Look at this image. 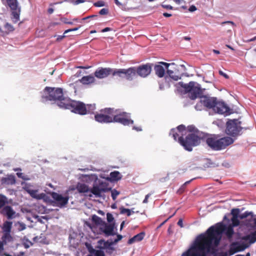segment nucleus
<instances>
[{"label": "nucleus", "instance_id": "obj_22", "mask_svg": "<svg viewBox=\"0 0 256 256\" xmlns=\"http://www.w3.org/2000/svg\"><path fill=\"white\" fill-rule=\"evenodd\" d=\"M144 236H145L144 232H142L136 234L132 238H130L128 242V244H131L136 242H140L141 240H142L144 239Z\"/></svg>", "mask_w": 256, "mask_h": 256}, {"label": "nucleus", "instance_id": "obj_36", "mask_svg": "<svg viewBox=\"0 0 256 256\" xmlns=\"http://www.w3.org/2000/svg\"><path fill=\"white\" fill-rule=\"evenodd\" d=\"M98 242L100 244H102V242L104 243V248H108L110 246H112V245L115 244L114 242V241L109 242L108 240H107L106 242L104 241V240H100Z\"/></svg>", "mask_w": 256, "mask_h": 256}, {"label": "nucleus", "instance_id": "obj_48", "mask_svg": "<svg viewBox=\"0 0 256 256\" xmlns=\"http://www.w3.org/2000/svg\"><path fill=\"white\" fill-rule=\"evenodd\" d=\"M108 13V9L104 8L100 10L99 12V14L100 15H105L107 14Z\"/></svg>", "mask_w": 256, "mask_h": 256}, {"label": "nucleus", "instance_id": "obj_27", "mask_svg": "<svg viewBox=\"0 0 256 256\" xmlns=\"http://www.w3.org/2000/svg\"><path fill=\"white\" fill-rule=\"evenodd\" d=\"M4 30H2V36H4L8 34L10 32H12L14 30L13 26L8 22H6L4 26Z\"/></svg>", "mask_w": 256, "mask_h": 256}, {"label": "nucleus", "instance_id": "obj_50", "mask_svg": "<svg viewBox=\"0 0 256 256\" xmlns=\"http://www.w3.org/2000/svg\"><path fill=\"white\" fill-rule=\"evenodd\" d=\"M122 238V236L120 234H117V238L114 240V242L117 243L118 241L120 240Z\"/></svg>", "mask_w": 256, "mask_h": 256}, {"label": "nucleus", "instance_id": "obj_20", "mask_svg": "<svg viewBox=\"0 0 256 256\" xmlns=\"http://www.w3.org/2000/svg\"><path fill=\"white\" fill-rule=\"evenodd\" d=\"M135 76L134 66L127 69L124 68V78H126L128 80H132Z\"/></svg>", "mask_w": 256, "mask_h": 256}, {"label": "nucleus", "instance_id": "obj_2", "mask_svg": "<svg viewBox=\"0 0 256 256\" xmlns=\"http://www.w3.org/2000/svg\"><path fill=\"white\" fill-rule=\"evenodd\" d=\"M64 103L61 104L62 108L69 110L72 112L80 115L93 114L96 110L95 104H86L80 101L72 100L70 98L64 100Z\"/></svg>", "mask_w": 256, "mask_h": 256}, {"label": "nucleus", "instance_id": "obj_3", "mask_svg": "<svg viewBox=\"0 0 256 256\" xmlns=\"http://www.w3.org/2000/svg\"><path fill=\"white\" fill-rule=\"evenodd\" d=\"M178 130L174 128L171 130L170 134L172 135L174 140L177 141L188 151L192 150V147L198 145L200 142V138L194 134H188L184 138L180 136Z\"/></svg>", "mask_w": 256, "mask_h": 256}, {"label": "nucleus", "instance_id": "obj_62", "mask_svg": "<svg viewBox=\"0 0 256 256\" xmlns=\"http://www.w3.org/2000/svg\"><path fill=\"white\" fill-rule=\"evenodd\" d=\"M162 6L164 8H170L172 9V7L170 5H162Z\"/></svg>", "mask_w": 256, "mask_h": 256}, {"label": "nucleus", "instance_id": "obj_64", "mask_svg": "<svg viewBox=\"0 0 256 256\" xmlns=\"http://www.w3.org/2000/svg\"><path fill=\"white\" fill-rule=\"evenodd\" d=\"M24 252H19L16 256H23L24 255Z\"/></svg>", "mask_w": 256, "mask_h": 256}, {"label": "nucleus", "instance_id": "obj_55", "mask_svg": "<svg viewBox=\"0 0 256 256\" xmlns=\"http://www.w3.org/2000/svg\"><path fill=\"white\" fill-rule=\"evenodd\" d=\"M112 29L110 28H108V27H107V28H106L104 29H102L101 32H108V31H110V30H112Z\"/></svg>", "mask_w": 256, "mask_h": 256}, {"label": "nucleus", "instance_id": "obj_47", "mask_svg": "<svg viewBox=\"0 0 256 256\" xmlns=\"http://www.w3.org/2000/svg\"><path fill=\"white\" fill-rule=\"evenodd\" d=\"M246 246H239L236 247V250L232 252V254L238 252H240L244 250L246 248Z\"/></svg>", "mask_w": 256, "mask_h": 256}, {"label": "nucleus", "instance_id": "obj_45", "mask_svg": "<svg viewBox=\"0 0 256 256\" xmlns=\"http://www.w3.org/2000/svg\"><path fill=\"white\" fill-rule=\"evenodd\" d=\"M67 2H68L74 5H78L80 3L84 2L85 0H66Z\"/></svg>", "mask_w": 256, "mask_h": 256}, {"label": "nucleus", "instance_id": "obj_51", "mask_svg": "<svg viewBox=\"0 0 256 256\" xmlns=\"http://www.w3.org/2000/svg\"><path fill=\"white\" fill-rule=\"evenodd\" d=\"M219 74H220V75L222 76H224L226 78H229L227 74L224 73L222 70H219Z\"/></svg>", "mask_w": 256, "mask_h": 256}, {"label": "nucleus", "instance_id": "obj_25", "mask_svg": "<svg viewBox=\"0 0 256 256\" xmlns=\"http://www.w3.org/2000/svg\"><path fill=\"white\" fill-rule=\"evenodd\" d=\"M2 184L12 185L16 183L15 176L13 175H9L6 177L2 178L1 180Z\"/></svg>", "mask_w": 256, "mask_h": 256}, {"label": "nucleus", "instance_id": "obj_11", "mask_svg": "<svg viewBox=\"0 0 256 256\" xmlns=\"http://www.w3.org/2000/svg\"><path fill=\"white\" fill-rule=\"evenodd\" d=\"M217 98L214 97H209L202 96L200 97V101L196 104L195 108L197 110H202L204 108L213 110Z\"/></svg>", "mask_w": 256, "mask_h": 256}, {"label": "nucleus", "instance_id": "obj_30", "mask_svg": "<svg viewBox=\"0 0 256 256\" xmlns=\"http://www.w3.org/2000/svg\"><path fill=\"white\" fill-rule=\"evenodd\" d=\"M124 68H112V76H118L120 78H124Z\"/></svg>", "mask_w": 256, "mask_h": 256}, {"label": "nucleus", "instance_id": "obj_24", "mask_svg": "<svg viewBox=\"0 0 256 256\" xmlns=\"http://www.w3.org/2000/svg\"><path fill=\"white\" fill-rule=\"evenodd\" d=\"M80 82L83 84H91L94 83L96 79L92 75H88L86 76H84L80 80Z\"/></svg>", "mask_w": 256, "mask_h": 256}, {"label": "nucleus", "instance_id": "obj_53", "mask_svg": "<svg viewBox=\"0 0 256 256\" xmlns=\"http://www.w3.org/2000/svg\"><path fill=\"white\" fill-rule=\"evenodd\" d=\"M150 194H148L146 196L144 199L143 200V203L146 204L148 202V199L150 196Z\"/></svg>", "mask_w": 256, "mask_h": 256}, {"label": "nucleus", "instance_id": "obj_60", "mask_svg": "<svg viewBox=\"0 0 256 256\" xmlns=\"http://www.w3.org/2000/svg\"><path fill=\"white\" fill-rule=\"evenodd\" d=\"M54 9L52 8H50L48 10V12L49 14H51L54 12Z\"/></svg>", "mask_w": 256, "mask_h": 256}, {"label": "nucleus", "instance_id": "obj_17", "mask_svg": "<svg viewBox=\"0 0 256 256\" xmlns=\"http://www.w3.org/2000/svg\"><path fill=\"white\" fill-rule=\"evenodd\" d=\"M52 198L55 200L56 206L62 208L65 206L69 200L68 196H63L62 194L53 192L52 194Z\"/></svg>", "mask_w": 256, "mask_h": 256}, {"label": "nucleus", "instance_id": "obj_6", "mask_svg": "<svg viewBox=\"0 0 256 256\" xmlns=\"http://www.w3.org/2000/svg\"><path fill=\"white\" fill-rule=\"evenodd\" d=\"M234 140L229 137L224 136L218 138L215 136L208 138L206 140V143L208 146L214 150H220L226 148L228 146L232 144Z\"/></svg>", "mask_w": 256, "mask_h": 256}, {"label": "nucleus", "instance_id": "obj_33", "mask_svg": "<svg viewBox=\"0 0 256 256\" xmlns=\"http://www.w3.org/2000/svg\"><path fill=\"white\" fill-rule=\"evenodd\" d=\"M89 252L92 254H94L96 256H104V252L101 250H96L92 248L89 249Z\"/></svg>", "mask_w": 256, "mask_h": 256}, {"label": "nucleus", "instance_id": "obj_34", "mask_svg": "<svg viewBox=\"0 0 256 256\" xmlns=\"http://www.w3.org/2000/svg\"><path fill=\"white\" fill-rule=\"evenodd\" d=\"M222 25L224 26H226V25H228V28L227 29V31L230 32L232 30V28H234V24L232 21H226L222 22Z\"/></svg>", "mask_w": 256, "mask_h": 256}, {"label": "nucleus", "instance_id": "obj_49", "mask_svg": "<svg viewBox=\"0 0 256 256\" xmlns=\"http://www.w3.org/2000/svg\"><path fill=\"white\" fill-rule=\"evenodd\" d=\"M94 5L96 6L100 7L104 6V2L102 1H98L96 2Z\"/></svg>", "mask_w": 256, "mask_h": 256}, {"label": "nucleus", "instance_id": "obj_23", "mask_svg": "<svg viewBox=\"0 0 256 256\" xmlns=\"http://www.w3.org/2000/svg\"><path fill=\"white\" fill-rule=\"evenodd\" d=\"M1 213L4 215L6 216L8 218L10 219L12 218V216L15 212L11 206H7L3 208L1 211Z\"/></svg>", "mask_w": 256, "mask_h": 256}, {"label": "nucleus", "instance_id": "obj_56", "mask_svg": "<svg viewBox=\"0 0 256 256\" xmlns=\"http://www.w3.org/2000/svg\"><path fill=\"white\" fill-rule=\"evenodd\" d=\"M188 130L189 132H194V129H195V128L193 126H188Z\"/></svg>", "mask_w": 256, "mask_h": 256}, {"label": "nucleus", "instance_id": "obj_5", "mask_svg": "<svg viewBox=\"0 0 256 256\" xmlns=\"http://www.w3.org/2000/svg\"><path fill=\"white\" fill-rule=\"evenodd\" d=\"M76 189L79 193H86L90 192L96 198H100L102 192H108L110 188H108V184L106 182L98 180V184H94L92 188L90 189L88 186L84 184L78 182L76 186Z\"/></svg>", "mask_w": 256, "mask_h": 256}, {"label": "nucleus", "instance_id": "obj_21", "mask_svg": "<svg viewBox=\"0 0 256 256\" xmlns=\"http://www.w3.org/2000/svg\"><path fill=\"white\" fill-rule=\"evenodd\" d=\"M163 65L160 64V62H158L154 66V70L156 74L160 78L164 76L165 74V68L163 67Z\"/></svg>", "mask_w": 256, "mask_h": 256}, {"label": "nucleus", "instance_id": "obj_16", "mask_svg": "<svg viewBox=\"0 0 256 256\" xmlns=\"http://www.w3.org/2000/svg\"><path fill=\"white\" fill-rule=\"evenodd\" d=\"M213 110L219 114H229L230 113L229 107L224 102L218 101V100H216Z\"/></svg>", "mask_w": 256, "mask_h": 256}, {"label": "nucleus", "instance_id": "obj_38", "mask_svg": "<svg viewBox=\"0 0 256 256\" xmlns=\"http://www.w3.org/2000/svg\"><path fill=\"white\" fill-rule=\"evenodd\" d=\"M92 221L96 224H100L102 222L101 218L96 215H93L92 216Z\"/></svg>", "mask_w": 256, "mask_h": 256}, {"label": "nucleus", "instance_id": "obj_37", "mask_svg": "<svg viewBox=\"0 0 256 256\" xmlns=\"http://www.w3.org/2000/svg\"><path fill=\"white\" fill-rule=\"evenodd\" d=\"M8 202V200L6 196L0 194V209L3 208Z\"/></svg>", "mask_w": 256, "mask_h": 256}, {"label": "nucleus", "instance_id": "obj_42", "mask_svg": "<svg viewBox=\"0 0 256 256\" xmlns=\"http://www.w3.org/2000/svg\"><path fill=\"white\" fill-rule=\"evenodd\" d=\"M24 189L30 194V196H32V188L30 185H28V184H24L23 186Z\"/></svg>", "mask_w": 256, "mask_h": 256}, {"label": "nucleus", "instance_id": "obj_32", "mask_svg": "<svg viewBox=\"0 0 256 256\" xmlns=\"http://www.w3.org/2000/svg\"><path fill=\"white\" fill-rule=\"evenodd\" d=\"M110 178L112 180L118 181L122 178V175L120 172L114 171L110 174Z\"/></svg>", "mask_w": 256, "mask_h": 256}, {"label": "nucleus", "instance_id": "obj_52", "mask_svg": "<svg viewBox=\"0 0 256 256\" xmlns=\"http://www.w3.org/2000/svg\"><path fill=\"white\" fill-rule=\"evenodd\" d=\"M196 10V8L194 5L191 6L188 9V10L190 12H193Z\"/></svg>", "mask_w": 256, "mask_h": 256}, {"label": "nucleus", "instance_id": "obj_29", "mask_svg": "<svg viewBox=\"0 0 256 256\" xmlns=\"http://www.w3.org/2000/svg\"><path fill=\"white\" fill-rule=\"evenodd\" d=\"M10 232H4L2 238V242L6 245L8 242H12L13 238L10 235Z\"/></svg>", "mask_w": 256, "mask_h": 256}, {"label": "nucleus", "instance_id": "obj_61", "mask_svg": "<svg viewBox=\"0 0 256 256\" xmlns=\"http://www.w3.org/2000/svg\"><path fill=\"white\" fill-rule=\"evenodd\" d=\"M46 196V194H42L37 198L38 199L44 198Z\"/></svg>", "mask_w": 256, "mask_h": 256}, {"label": "nucleus", "instance_id": "obj_31", "mask_svg": "<svg viewBox=\"0 0 256 256\" xmlns=\"http://www.w3.org/2000/svg\"><path fill=\"white\" fill-rule=\"evenodd\" d=\"M12 224V222L8 221H6L4 223L3 226L2 228L4 233L10 232Z\"/></svg>", "mask_w": 256, "mask_h": 256}, {"label": "nucleus", "instance_id": "obj_9", "mask_svg": "<svg viewBox=\"0 0 256 256\" xmlns=\"http://www.w3.org/2000/svg\"><path fill=\"white\" fill-rule=\"evenodd\" d=\"M179 84L184 89V93H188V96L191 100H195L201 92V90L200 86H196V82H190L188 84H183L180 82Z\"/></svg>", "mask_w": 256, "mask_h": 256}, {"label": "nucleus", "instance_id": "obj_1", "mask_svg": "<svg viewBox=\"0 0 256 256\" xmlns=\"http://www.w3.org/2000/svg\"><path fill=\"white\" fill-rule=\"evenodd\" d=\"M233 226L230 225L226 226L222 224H218L215 226L209 228L204 234H200L197 238V245L200 248H206L207 252L214 254L216 248L219 245L222 234L224 232L228 238H231L234 234Z\"/></svg>", "mask_w": 256, "mask_h": 256}, {"label": "nucleus", "instance_id": "obj_8", "mask_svg": "<svg viewBox=\"0 0 256 256\" xmlns=\"http://www.w3.org/2000/svg\"><path fill=\"white\" fill-rule=\"evenodd\" d=\"M160 64L164 65L166 69V74L169 77L174 80H178L182 76V73L179 70V66L174 63H167L160 62Z\"/></svg>", "mask_w": 256, "mask_h": 256}, {"label": "nucleus", "instance_id": "obj_41", "mask_svg": "<svg viewBox=\"0 0 256 256\" xmlns=\"http://www.w3.org/2000/svg\"><path fill=\"white\" fill-rule=\"evenodd\" d=\"M240 210L239 208H233L231 210V214L232 217H239Z\"/></svg>", "mask_w": 256, "mask_h": 256}, {"label": "nucleus", "instance_id": "obj_13", "mask_svg": "<svg viewBox=\"0 0 256 256\" xmlns=\"http://www.w3.org/2000/svg\"><path fill=\"white\" fill-rule=\"evenodd\" d=\"M198 240H196L192 246L182 254V256H207V254H210L207 252L206 248H200L197 242Z\"/></svg>", "mask_w": 256, "mask_h": 256}, {"label": "nucleus", "instance_id": "obj_54", "mask_svg": "<svg viewBox=\"0 0 256 256\" xmlns=\"http://www.w3.org/2000/svg\"><path fill=\"white\" fill-rule=\"evenodd\" d=\"M178 225L179 226L180 228L184 227L183 222H182V218H180L178 220Z\"/></svg>", "mask_w": 256, "mask_h": 256}, {"label": "nucleus", "instance_id": "obj_18", "mask_svg": "<svg viewBox=\"0 0 256 256\" xmlns=\"http://www.w3.org/2000/svg\"><path fill=\"white\" fill-rule=\"evenodd\" d=\"M112 68H99L94 72V75L96 78L102 79L112 74Z\"/></svg>", "mask_w": 256, "mask_h": 256}, {"label": "nucleus", "instance_id": "obj_40", "mask_svg": "<svg viewBox=\"0 0 256 256\" xmlns=\"http://www.w3.org/2000/svg\"><path fill=\"white\" fill-rule=\"evenodd\" d=\"M249 216H251L252 217V212H248V211L245 212L244 213L240 214L239 218L240 219L242 220L245 218H246Z\"/></svg>", "mask_w": 256, "mask_h": 256}, {"label": "nucleus", "instance_id": "obj_44", "mask_svg": "<svg viewBox=\"0 0 256 256\" xmlns=\"http://www.w3.org/2000/svg\"><path fill=\"white\" fill-rule=\"evenodd\" d=\"M176 130H178V132L182 135L183 132L186 131V127L184 126L181 124L178 126Z\"/></svg>", "mask_w": 256, "mask_h": 256}, {"label": "nucleus", "instance_id": "obj_10", "mask_svg": "<svg viewBox=\"0 0 256 256\" xmlns=\"http://www.w3.org/2000/svg\"><path fill=\"white\" fill-rule=\"evenodd\" d=\"M90 17H84L82 19L79 20L78 18H74L72 19V20H68V19L66 17H61L60 20L62 22L66 24H70L72 25H74L76 26L66 30L64 32V35L62 36H58L56 38V42H60L63 40L64 38L66 36V34L70 32L76 31L78 30L82 26V24H77L76 23L80 22L81 23L82 21L85 20L86 19L89 18Z\"/></svg>", "mask_w": 256, "mask_h": 256}, {"label": "nucleus", "instance_id": "obj_63", "mask_svg": "<svg viewBox=\"0 0 256 256\" xmlns=\"http://www.w3.org/2000/svg\"><path fill=\"white\" fill-rule=\"evenodd\" d=\"M133 129L136 130L137 131H141L142 130V128L140 127L134 126Z\"/></svg>", "mask_w": 256, "mask_h": 256}, {"label": "nucleus", "instance_id": "obj_59", "mask_svg": "<svg viewBox=\"0 0 256 256\" xmlns=\"http://www.w3.org/2000/svg\"><path fill=\"white\" fill-rule=\"evenodd\" d=\"M172 217V216H170L169 218H168L166 220H165L164 221L160 226H159V228L162 226V225H164L170 218H171Z\"/></svg>", "mask_w": 256, "mask_h": 256}, {"label": "nucleus", "instance_id": "obj_43", "mask_svg": "<svg viewBox=\"0 0 256 256\" xmlns=\"http://www.w3.org/2000/svg\"><path fill=\"white\" fill-rule=\"evenodd\" d=\"M120 210L121 214H124L126 213L128 216H130L132 214L130 210L128 208H120Z\"/></svg>", "mask_w": 256, "mask_h": 256}, {"label": "nucleus", "instance_id": "obj_28", "mask_svg": "<svg viewBox=\"0 0 256 256\" xmlns=\"http://www.w3.org/2000/svg\"><path fill=\"white\" fill-rule=\"evenodd\" d=\"M254 222L256 225V218H254ZM246 240H248L250 244H254L256 242V230L246 236Z\"/></svg>", "mask_w": 256, "mask_h": 256}, {"label": "nucleus", "instance_id": "obj_26", "mask_svg": "<svg viewBox=\"0 0 256 256\" xmlns=\"http://www.w3.org/2000/svg\"><path fill=\"white\" fill-rule=\"evenodd\" d=\"M114 224H105L104 227L102 232L106 236H114L115 233L114 232Z\"/></svg>", "mask_w": 256, "mask_h": 256}, {"label": "nucleus", "instance_id": "obj_46", "mask_svg": "<svg viewBox=\"0 0 256 256\" xmlns=\"http://www.w3.org/2000/svg\"><path fill=\"white\" fill-rule=\"evenodd\" d=\"M106 218L108 222H112L114 220L113 216L110 213H108L106 214Z\"/></svg>", "mask_w": 256, "mask_h": 256}, {"label": "nucleus", "instance_id": "obj_39", "mask_svg": "<svg viewBox=\"0 0 256 256\" xmlns=\"http://www.w3.org/2000/svg\"><path fill=\"white\" fill-rule=\"evenodd\" d=\"M110 188V190L108 191H111L112 198L114 200L116 198L117 196L120 194V192L115 189L112 190V188Z\"/></svg>", "mask_w": 256, "mask_h": 256}, {"label": "nucleus", "instance_id": "obj_4", "mask_svg": "<svg viewBox=\"0 0 256 256\" xmlns=\"http://www.w3.org/2000/svg\"><path fill=\"white\" fill-rule=\"evenodd\" d=\"M68 99V98L64 96L63 90L60 88H52L46 86L43 92V94L42 96V100L43 102L48 101H52L56 102L57 105L62 108L60 106L63 103H64V100Z\"/></svg>", "mask_w": 256, "mask_h": 256}, {"label": "nucleus", "instance_id": "obj_12", "mask_svg": "<svg viewBox=\"0 0 256 256\" xmlns=\"http://www.w3.org/2000/svg\"><path fill=\"white\" fill-rule=\"evenodd\" d=\"M240 124V122L238 120H229L226 122V133L232 136H238L242 130Z\"/></svg>", "mask_w": 256, "mask_h": 256}, {"label": "nucleus", "instance_id": "obj_57", "mask_svg": "<svg viewBox=\"0 0 256 256\" xmlns=\"http://www.w3.org/2000/svg\"><path fill=\"white\" fill-rule=\"evenodd\" d=\"M20 17H12V22L16 23L20 20Z\"/></svg>", "mask_w": 256, "mask_h": 256}, {"label": "nucleus", "instance_id": "obj_7", "mask_svg": "<svg viewBox=\"0 0 256 256\" xmlns=\"http://www.w3.org/2000/svg\"><path fill=\"white\" fill-rule=\"evenodd\" d=\"M116 111L113 108H106L101 109L94 114V120L101 124H108L112 122V118Z\"/></svg>", "mask_w": 256, "mask_h": 256}, {"label": "nucleus", "instance_id": "obj_19", "mask_svg": "<svg viewBox=\"0 0 256 256\" xmlns=\"http://www.w3.org/2000/svg\"><path fill=\"white\" fill-rule=\"evenodd\" d=\"M6 2L11 9L12 16H20V8L18 6L17 0H6Z\"/></svg>", "mask_w": 256, "mask_h": 256}, {"label": "nucleus", "instance_id": "obj_35", "mask_svg": "<svg viewBox=\"0 0 256 256\" xmlns=\"http://www.w3.org/2000/svg\"><path fill=\"white\" fill-rule=\"evenodd\" d=\"M238 218H240L239 217H232L231 218L232 224L230 225L233 227L238 226L240 224Z\"/></svg>", "mask_w": 256, "mask_h": 256}, {"label": "nucleus", "instance_id": "obj_58", "mask_svg": "<svg viewBox=\"0 0 256 256\" xmlns=\"http://www.w3.org/2000/svg\"><path fill=\"white\" fill-rule=\"evenodd\" d=\"M60 24V23H59V22H51V23L50 24V25H49V26H48V28H51V27H52V26H56V25H58V24Z\"/></svg>", "mask_w": 256, "mask_h": 256}, {"label": "nucleus", "instance_id": "obj_14", "mask_svg": "<svg viewBox=\"0 0 256 256\" xmlns=\"http://www.w3.org/2000/svg\"><path fill=\"white\" fill-rule=\"evenodd\" d=\"M114 114L112 118V122L120 123L124 126H128L134 124V120L130 118L128 114L126 112H120Z\"/></svg>", "mask_w": 256, "mask_h": 256}, {"label": "nucleus", "instance_id": "obj_15", "mask_svg": "<svg viewBox=\"0 0 256 256\" xmlns=\"http://www.w3.org/2000/svg\"><path fill=\"white\" fill-rule=\"evenodd\" d=\"M153 64L147 63L146 64H142L138 66H134L135 75L137 74L138 76L142 78H146L150 74Z\"/></svg>", "mask_w": 256, "mask_h": 256}]
</instances>
